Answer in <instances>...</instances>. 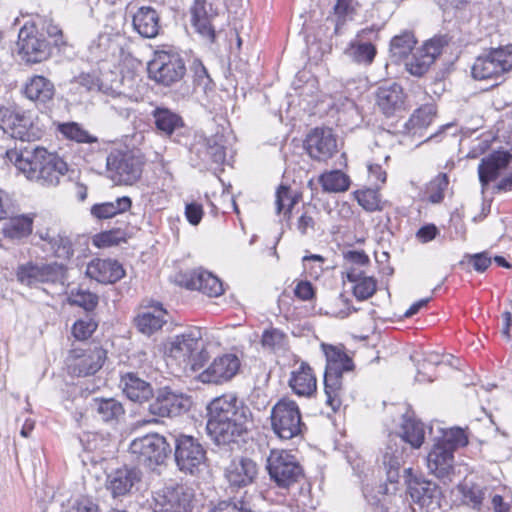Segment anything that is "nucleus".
Returning a JSON list of instances; mask_svg holds the SVG:
<instances>
[{
	"label": "nucleus",
	"instance_id": "nucleus-31",
	"mask_svg": "<svg viewBox=\"0 0 512 512\" xmlns=\"http://www.w3.org/2000/svg\"><path fill=\"white\" fill-rule=\"evenodd\" d=\"M289 386L298 396L309 397L316 392L317 380L312 368L302 362L297 369L292 371Z\"/></svg>",
	"mask_w": 512,
	"mask_h": 512
},
{
	"label": "nucleus",
	"instance_id": "nucleus-9",
	"mask_svg": "<svg viewBox=\"0 0 512 512\" xmlns=\"http://www.w3.org/2000/svg\"><path fill=\"white\" fill-rule=\"evenodd\" d=\"M271 427L281 439L289 440L302 433L304 424L297 403L288 398L280 399L271 410Z\"/></svg>",
	"mask_w": 512,
	"mask_h": 512
},
{
	"label": "nucleus",
	"instance_id": "nucleus-59",
	"mask_svg": "<svg viewBox=\"0 0 512 512\" xmlns=\"http://www.w3.org/2000/svg\"><path fill=\"white\" fill-rule=\"evenodd\" d=\"M192 70L195 85L202 88L204 91L210 89L212 80L205 66L201 62H194Z\"/></svg>",
	"mask_w": 512,
	"mask_h": 512
},
{
	"label": "nucleus",
	"instance_id": "nucleus-7",
	"mask_svg": "<svg viewBox=\"0 0 512 512\" xmlns=\"http://www.w3.org/2000/svg\"><path fill=\"white\" fill-rule=\"evenodd\" d=\"M144 161L133 151L113 150L106 158L108 178L117 185L131 186L142 175Z\"/></svg>",
	"mask_w": 512,
	"mask_h": 512
},
{
	"label": "nucleus",
	"instance_id": "nucleus-44",
	"mask_svg": "<svg viewBox=\"0 0 512 512\" xmlns=\"http://www.w3.org/2000/svg\"><path fill=\"white\" fill-rule=\"evenodd\" d=\"M93 408L104 422L118 420L124 414L122 404L113 399H94Z\"/></svg>",
	"mask_w": 512,
	"mask_h": 512
},
{
	"label": "nucleus",
	"instance_id": "nucleus-14",
	"mask_svg": "<svg viewBox=\"0 0 512 512\" xmlns=\"http://www.w3.org/2000/svg\"><path fill=\"white\" fill-rule=\"evenodd\" d=\"M175 461L182 472L194 475L205 466L206 451L198 439L181 434L175 439Z\"/></svg>",
	"mask_w": 512,
	"mask_h": 512
},
{
	"label": "nucleus",
	"instance_id": "nucleus-63",
	"mask_svg": "<svg viewBox=\"0 0 512 512\" xmlns=\"http://www.w3.org/2000/svg\"><path fill=\"white\" fill-rule=\"evenodd\" d=\"M64 512H99L98 506L89 498L75 500Z\"/></svg>",
	"mask_w": 512,
	"mask_h": 512
},
{
	"label": "nucleus",
	"instance_id": "nucleus-52",
	"mask_svg": "<svg viewBox=\"0 0 512 512\" xmlns=\"http://www.w3.org/2000/svg\"><path fill=\"white\" fill-rule=\"evenodd\" d=\"M355 197L358 204L368 212L381 211L383 209L380 194L375 189L357 191Z\"/></svg>",
	"mask_w": 512,
	"mask_h": 512
},
{
	"label": "nucleus",
	"instance_id": "nucleus-5",
	"mask_svg": "<svg viewBox=\"0 0 512 512\" xmlns=\"http://www.w3.org/2000/svg\"><path fill=\"white\" fill-rule=\"evenodd\" d=\"M321 347L326 357L324 373L325 402L333 412H336L342 405V374L344 371L352 370L353 363L341 348L324 343Z\"/></svg>",
	"mask_w": 512,
	"mask_h": 512
},
{
	"label": "nucleus",
	"instance_id": "nucleus-16",
	"mask_svg": "<svg viewBox=\"0 0 512 512\" xmlns=\"http://www.w3.org/2000/svg\"><path fill=\"white\" fill-rule=\"evenodd\" d=\"M192 499L190 488L184 485L167 486L155 492L152 506L155 512H188Z\"/></svg>",
	"mask_w": 512,
	"mask_h": 512
},
{
	"label": "nucleus",
	"instance_id": "nucleus-34",
	"mask_svg": "<svg viewBox=\"0 0 512 512\" xmlns=\"http://www.w3.org/2000/svg\"><path fill=\"white\" fill-rule=\"evenodd\" d=\"M225 137L217 132L215 135L205 138L199 147L197 153L203 162L214 164H223L226 159Z\"/></svg>",
	"mask_w": 512,
	"mask_h": 512
},
{
	"label": "nucleus",
	"instance_id": "nucleus-64",
	"mask_svg": "<svg viewBox=\"0 0 512 512\" xmlns=\"http://www.w3.org/2000/svg\"><path fill=\"white\" fill-rule=\"evenodd\" d=\"M210 512H251L244 502L222 501L218 503Z\"/></svg>",
	"mask_w": 512,
	"mask_h": 512
},
{
	"label": "nucleus",
	"instance_id": "nucleus-53",
	"mask_svg": "<svg viewBox=\"0 0 512 512\" xmlns=\"http://www.w3.org/2000/svg\"><path fill=\"white\" fill-rule=\"evenodd\" d=\"M261 343L265 348L282 350L287 346V336L279 329H267L262 334Z\"/></svg>",
	"mask_w": 512,
	"mask_h": 512
},
{
	"label": "nucleus",
	"instance_id": "nucleus-48",
	"mask_svg": "<svg viewBox=\"0 0 512 512\" xmlns=\"http://www.w3.org/2000/svg\"><path fill=\"white\" fill-rule=\"evenodd\" d=\"M449 184L448 176L445 173L438 174L426 187L425 194L431 203H440L444 198V192Z\"/></svg>",
	"mask_w": 512,
	"mask_h": 512
},
{
	"label": "nucleus",
	"instance_id": "nucleus-17",
	"mask_svg": "<svg viewBox=\"0 0 512 512\" xmlns=\"http://www.w3.org/2000/svg\"><path fill=\"white\" fill-rule=\"evenodd\" d=\"M191 405L188 395L164 387L158 390L155 400L149 404V412L159 417H175L187 412Z\"/></svg>",
	"mask_w": 512,
	"mask_h": 512
},
{
	"label": "nucleus",
	"instance_id": "nucleus-60",
	"mask_svg": "<svg viewBox=\"0 0 512 512\" xmlns=\"http://www.w3.org/2000/svg\"><path fill=\"white\" fill-rule=\"evenodd\" d=\"M440 363L439 355L435 353H429L425 358L423 363L420 365L418 364L417 368V374H416V381L418 382H432L433 379L431 376H428L426 373V370H428V366H435Z\"/></svg>",
	"mask_w": 512,
	"mask_h": 512
},
{
	"label": "nucleus",
	"instance_id": "nucleus-61",
	"mask_svg": "<svg viewBox=\"0 0 512 512\" xmlns=\"http://www.w3.org/2000/svg\"><path fill=\"white\" fill-rule=\"evenodd\" d=\"M486 512H510V506L499 494L493 493L489 488L488 500L485 501Z\"/></svg>",
	"mask_w": 512,
	"mask_h": 512
},
{
	"label": "nucleus",
	"instance_id": "nucleus-23",
	"mask_svg": "<svg viewBox=\"0 0 512 512\" xmlns=\"http://www.w3.org/2000/svg\"><path fill=\"white\" fill-rule=\"evenodd\" d=\"M408 491L412 501L421 508H426L427 510L439 508L441 491L436 483L415 478L410 480Z\"/></svg>",
	"mask_w": 512,
	"mask_h": 512
},
{
	"label": "nucleus",
	"instance_id": "nucleus-12",
	"mask_svg": "<svg viewBox=\"0 0 512 512\" xmlns=\"http://www.w3.org/2000/svg\"><path fill=\"white\" fill-rule=\"evenodd\" d=\"M267 470L270 478L280 488H289L303 476L296 457L286 450H271L267 459Z\"/></svg>",
	"mask_w": 512,
	"mask_h": 512
},
{
	"label": "nucleus",
	"instance_id": "nucleus-21",
	"mask_svg": "<svg viewBox=\"0 0 512 512\" xmlns=\"http://www.w3.org/2000/svg\"><path fill=\"white\" fill-rule=\"evenodd\" d=\"M106 359V351L101 347H93L81 352H73L69 369L73 375L89 376L95 374Z\"/></svg>",
	"mask_w": 512,
	"mask_h": 512
},
{
	"label": "nucleus",
	"instance_id": "nucleus-15",
	"mask_svg": "<svg viewBox=\"0 0 512 512\" xmlns=\"http://www.w3.org/2000/svg\"><path fill=\"white\" fill-rule=\"evenodd\" d=\"M64 274V265L57 262L38 264L29 261L19 265L16 269L17 281L28 287H36L41 283L60 281Z\"/></svg>",
	"mask_w": 512,
	"mask_h": 512
},
{
	"label": "nucleus",
	"instance_id": "nucleus-10",
	"mask_svg": "<svg viewBox=\"0 0 512 512\" xmlns=\"http://www.w3.org/2000/svg\"><path fill=\"white\" fill-rule=\"evenodd\" d=\"M17 51L27 64H37L48 60L53 54V46L34 25H24L18 33Z\"/></svg>",
	"mask_w": 512,
	"mask_h": 512
},
{
	"label": "nucleus",
	"instance_id": "nucleus-42",
	"mask_svg": "<svg viewBox=\"0 0 512 512\" xmlns=\"http://www.w3.org/2000/svg\"><path fill=\"white\" fill-rule=\"evenodd\" d=\"M152 116L157 130L164 135H171L183 126L182 118L168 108L157 107L153 110Z\"/></svg>",
	"mask_w": 512,
	"mask_h": 512
},
{
	"label": "nucleus",
	"instance_id": "nucleus-36",
	"mask_svg": "<svg viewBox=\"0 0 512 512\" xmlns=\"http://www.w3.org/2000/svg\"><path fill=\"white\" fill-rule=\"evenodd\" d=\"M187 286L189 289L198 290L210 297H217L223 293L222 282L205 270L193 271Z\"/></svg>",
	"mask_w": 512,
	"mask_h": 512
},
{
	"label": "nucleus",
	"instance_id": "nucleus-6",
	"mask_svg": "<svg viewBox=\"0 0 512 512\" xmlns=\"http://www.w3.org/2000/svg\"><path fill=\"white\" fill-rule=\"evenodd\" d=\"M148 74L158 84L171 86L183 79L186 66L175 50L171 48L156 50L148 63Z\"/></svg>",
	"mask_w": 512,
	"mask_h": 512
},
{
	"label": "nucleus",
	"instance_id": "nucleus-51",
	"mask_svg": "<svg viewBox=\"0 0 512 512\" xmlns=\"http://www.w3.org/2000/svg\"><path fill=\"white\" fill-rule=\"evenodd\" d=\"M202 8H192V23L196 31L203 37L211 40L215 37L214 29L211 25V20L214 17L207 16V12L201 10Z\"/></svg>",
	"mask_w": 512,
	"mask_h": 512
},
{
	"label": "nucleus",
	"instance_id": "nucleus-62",
	"mask_svg": "<svg viewBox=\"0 0 512 512\" xmlns=\"http://www.w3.org/2000/svg\"><path fill=\"white\" fill-rule=\"evenodd\" d=\"M45 31L47 36L52 39L51 45L53 46V49L56 48L59 51H62L67 46V41L58 25L49 23L46 26Z\"/></svg>",
	"mask_w": 512,
	"mask_h": 512
},
{
	"label": "nucleus",
	"instance_id": "nucleus-29",
	"mask_svg": "<svg viewBox=\"0 0 512 512\" xmlns=\"http://www.w3.org/2000/svg\"><path fill=\"white\" fill-rule=\"evenodd\" d=\"M141 480V473L136 468L122 467L107 478V489L113 497H120L129 494L133 487Z\"/></svg>",
	"mask_w": 512,
	"mask_h": 512
},
{
	"label": "nucleus",
	"instance_id": "nucleus-37",
	"mask_svg": "<svg viewBox=\"0 0 512 512\" xmlns=\"http://www.w3.org/2000/svg\"><path fill=\"white\" fill-rule=\"evenodd\" d=\"M119 37L111 34H100L89 45L90 55L98 61H107L121 51Z\"/></svg>",
	"mask_w": 512,
	"mask_h": 512
},
{
	"label": "nucleus",
	"instance_id": "nucleus-58",
	"mask_svg": "<svg viewBox=\"0 0 512 512\" xmlns=\"http://www.w3.org/2000/svg\"><path fill=\"white\" fill-rule=\"evenodd\" d=\"M314 214L315 207H308L298 218L296 226L301 235H307L310 232H314L316 225Z\"/></svg>",
	"mask_w": 512,
	"mask_h": 512
},
{
	"label": "nucleus",
	"instance_id": "nucleus-32",
	"mask_svg": "<svg viewBox=\"0 0 512 512\" xmlns=\"http://www.w3.org/2000/svg\"><path fill=\"white\" fill-rule=\"evenodd\" d=\"M40 239L44 242L43 250L51 252L60 259H69L73 255L71 240L60 232L52 229L39 232Z\"/></svg>",
	"mask_w": 512,
	"mask_h": 512
},
{
	"label": "nucleus",
	"instance_id": "nucleus-46",
	"mask_svg": "<svg viewBox=\"0 0 512 512\" xmlns=\"http://www.w3.org/2000/svg\"><path fill=\"white\" fill-rule=\"evenodd\" d=\"M411 506L400 494L384 495L373 504L369 512H409Z\"/></svg>",
	"mask_w": 512,
	"mask_h": 512
},
{
	"label": "nucleus",
	"instance_id": "nucleus-56",
	"mask_svg": "<svg viewBox=\"0 0 512 512\" xmlns=\"http://www.w3.org/2000/svg\"><path fill=\"white\" fill-rule=\"evenodd\" d=\"M353 294L358 300H366L376 292V280L365 276L359 281L353 282Z\"/></svg>",
	"mask_w": 512,
	"mask_h": 512
},
{
	"label": "nucleus",
	"instance_id": "nucleus-4",
	"mask_svg": "<svg viewBox=\"0 0 512 512\" xmlns=\"http://www.w3.org/2000/svg\"><path fill=\"white\" fill-rule=\"evenodd\" d=\"M165 353L185 370L197 371L208 360V352L202 340V331L198 327H191L174 336L167 343Z\"/></svg>",
	"mask_w": 512,
	"mask_h": 512
},
{
	"label": "nucleus",
	"instance_id": "nucleus-45",
	"mask_svg": "<svg viewBox=\"0 0 512 512\" xmlns=\"http://www.w3.org/2000/svg\"><path fill=\"white\" fill-rule=\"evenodd\" d=\"M416 44L415 37L412 32L404 31L392 38L390 43L391 57L395 61H400L407 57Z\"/></svg>",
	"mask_w": 512,
	"mask_h": 512
},
{
	"label": "nucleus",
	"instance_id": "nucleus-50",
	"mask_svg": "<svg viewBox=\"0 0 512 512\" xmlns=\"http://www.w3.org/2000/svg\"><path fill=\"white\" fill-rule=\"evenodd\" d=\"M59 131L67 139L76 141L78 143H92L97 141L95 137L90 135L88 131L83 129L76 122L63 123L59 125Z\"/></svg>",
	"mask_w": 512,
	"mask_h": 512
},
{
	"label": "nucleus",
	"instance_id": "nucleus-20",
	"mask_svg": "<svg viewBox=\"0 0 512 512\" xmlns=\"http://www.w3.org/2000/svg\"><path fill=\"white\" fill-rule=\"evenodd\" d=\"M445 44L442 38L428 40L421 48L417 49L405 63L406 70L413 76H423L440 55Z\"/></svg>",
	"mask_w": 512,
	"mask_h": 512
},
{
	"label": "nucleus",
	"instance_id": "nucleus-47",
	"mask_svg": "<svg viewBox=\"0 0 512 512\" xmlns=\"http://www.w3.org/2000/svg\"><path fill=\"white\" fill-rule=\"evenodd\" d=\"M298 202V196L294 194L289 187L280 186L276 192V212L283 213L285 217H289L292 208Z\"/></svg>",
	"mask_w": 512,
	"mask_h": 512
},
{
	"label": "nucleus",
	"instance_id": "nucleus-2",
	"mask_svg": "<svg viewBox=\"0 0 512 512\" xmlns=\"http://www.w3.org/2000/svg\"><path fill=\"white\" fill-rule=\"evenodd\" d=\"M6 157L28 180L41 186L58 185L68 171L66 162L57 154L32 143L7 150Z\"/></svg>",
	"mask_w": 512,
	"mask_h": 512
},
{
	"label": "nucleus",
	"instance_id": "nucleus-24",
	"mask_svg": "<svg viewBox=\"0 0 512 512\" xmlns=\"http://www.w3.org/2000/svg\"><path fill=\"white\" fill-rule=\"evenodd\" d=\"M511 158L510 153L507 151H494L481 159L478 165V175L482 193L485 192L488 184L496 180L501 171L507 168Z\"/></svg>",
	"mask_w": 512,
	"mask_h": 512
},
{
	"label": "nucleus",
	"instance_id": "nucleus-41",
	"mask_svg": "<svg viewBox=\"0 0 512 512\" xmlns=\"http://www.w3.org/2000/svg\"><path fill=\"white\" fill-rule=\"evenodd\" d=\"M2 233L5 237L12 240H20L28 237L33 229V217L29 215L9 216L6 218Z\"/></svg>",
	"mask_w": 512,
	"mask_h": 512
},
{
	"label": "nucleus",
	"instance_id": "nucleus-1",
	"mask_svg": "<svg viewBox=\"0 0 512 512\" xmlns=\"http://www.w3.org/2000/svg\"><path fill=\"white\" fill-rule=\"evenodd\" d=\"M252 425L250 408L233 394L215 398L207 406L206 429L218 445L237 442Z\"/></svg>",
	"mask_w": 512,
	"mask_h": 512
},
{
	"label": "nucleus",
	"instance_id": "nucleus-26",
	"mask_svg": "<svg viewBox=\"0 0 512 512\" xmlns=\"http://www.w3.org/2000/svg\"><path fill=\"white\" fill-rule=\"evenodd\" d=\"M427 468L437 478L450 477L454 471V452L436 442L427 455Z\"/></svg>",
	"mask_w": 512,
	"mask_h": 512
},
{
	"label": "nucleus",
	"instance_id": "nucleus-8",
	"mask_svg": "<svg viewBox=\"0 0 512 512\" xmlns=\"http://www.w3.org/2000/svg\"><path fill=\"white\" fill-rule=\"evenodd\" d=\"M511 70L512 46H505L479 55L471 67V75L480 81L497 80Z\"/></svg>",
	"mask_w": 512,
	"mask_h": 512
},
{
	"label": "nucleus",
	"instance_id": "nucleus-19",
	"mask_svg": "<svg viewBox=\"0 0 512 512\" xmlns=\"http://www.w3.org/2000/svg\"><path fill=\"white\" fill-rule=\"evenodd\" d=\"M308 155L316 161H327L337 152V139L330 128H314L304 141Z\"/></svg>",
	"mask_w": 512,
	"mask_h": 512
},
{
	"label": "nucleus",
	"instance_id": "nucleus-13",
	"mask_svg": "<svg viewBox=\"0 0 512 512\" xmlns=\"http://www.w3.org/2000/svg\"><path fill=\"white\" fill-rule=\"evenodd\" d=\"M129 450L139 463L148 467L164 463L171 451L165 437L157 433L134 439Z\"/></svg>",
	"mask_w": 512,
	"mask_h": 512
},
{
	"label": "nucleus",
	"instance_id": "nucleus-38",
	"mask_svg": "<svg viewBox=\"0 0 512 512\" xmlns=\"http://www.w3.org/2000/svg\"><path fill=\"white\" fill-rule=\"evenodd\" d=\"M377 104L387 116L400 110L404 104V94L400 85L393 83L382 86L377 91Z\"/></svg>",
	"mask_w": 512,
	"mask_h": 512
},
{
	"label": "nucleus",
	"instance_id": "nucleus-22",
	"mask_svg": "<svg viewBox=\"0 0 512 512\" xmlns=\"http://www.w3.org/2000/svg\"><path fill=\"white\" fill-rule=\"evenodd\" d=\"M258 475V466L255 461L246 457L233 459L225 470V477L230 486L236 488L252 484Z\"/></svg>",
	"mask_w": 512,
	"mask_h": 512
},
{
	"label": "nucleus",
	"instance_id": "nucleus-30",
	"mask_svg": "<svg viewBox=\"0 0 512 512\" xmlns=\"http://www.w3.org/2000/svg\"><path fill=\"white\" fill-rule=\"evenodd\" d=\"M134 30L143 38H155L160 31V18L157 11L150 6H142L133 14Z\"/></svg>",
	"mask_w": 512,
	"mask_h": 512
},
{
	"label": "nucleus",
	"instance_id": "nucleus-55",
	"mask_svg": "<svg viewBox=\"0 0 512 512\" xmlns=\"http://www.w3.org/2000/svg\"><path fill=\"white\" fill-rule=\"evenodd\" d=\"M98 323L90 316L77 320L72 327V334L77 340L88 339L97 329Z\"/></svg>",
	"mask_w": 512,
	"mask_h": 512
},
{
	"label": "nucleus",
	"instance_id": "nucleus-49",
	"mask_svg": "<svg viewBox=\"0 0 512 512\" xmlns=\"http://www.w3.org/2000/svg\"><path fill=\"white\" fill-rule=\"evenodd\" d=\"M437 443L444 444L454 452L457 448L464 447L468 444V437L464 429L460 427H452L443 430L442 438L437 441Z\"/></svg>",
	"mask_w": 512,
	"mask_h": 512
},
{
	"label": "nucleus",
	"instance_id": "nucleus-18",
	"mask_svg": "<svg viewBox=\"0 0 512 512\" xmlns=\"http://www.w3.org/2000/svg\"><path fill=\"white\" fill-rule=\"evenodd\" d=\"M241 362L237 355L226 353L213 359L198 379L206 384H223L230 381L240 370Z\"/></svg>",
	"mask_w": 512,
	"mask_h": 512
},
{
	"label": "nucleus",
	"instance_id": "nucleus-40",
	"mask_svg": "<svg viewBox=\"0 0 512 512\" xmlns=\"http://www.w3.org/2000/svg\"><path fill=\"white\" fill-rule=\"evenodd\" d=\"M131 206V198L122 196L116 198L114 201L94 204L90 209V213L96 219L105 220L128 211Z\"/></svg>",
	"mask_w": 512,
	"mask_h": 512
},
{
	"label": "nucleus",
	"instance_id": "nucleus-28",
	"mask_svg": "<svg viewBox=\"0 0 512 512\" xmlns=\"http://www.w3.org/2000/svg\"><path fill=\"white\" fill-rule=\"evenodd\" d=\"M86 275L103 284H112L124 277L123 267L115 260L94 259L86 268Z\"/></svg>",
	"mask_w": 512,
	"mask_h": 512
},
{
	"label": "nucleus",
	"instance_id": "nucleus-57",
	"mask_svg": "<svg viewBox=\"0 0 512 512\" xmlns=\"http://www.w3.org/2000/svg\"><path fill=\"white\" fill-rule=\"evenodd\" d=\"M70 302L84 308L86 311H92L98 304V296L89 291L78 290L71 293Z\"/></svg>",
	"mask_w": 512,
	"mask_h": 512
},
{
	"label": "nucleus",
	"instance_id": "nucleus-35",
	"mask_svg": "<svg viewBox=\"0 0 512 512\" xmlns=\"http://www.w3.org/2000/svg\"><path fill=\"white\" fill-rule=\"evenodd\" d=\"M121 386L124 394L131 401L144 402L153 396V389L150 383L141 379L134 373H127L121 378Z\"/></svg>",
	"mask_w": 512,
	"mask_h": 512
},
{
	"label": "nucleus",
	"instance_id": "nucleus-33",
	"mask_svg": "<svg viewBox=\"0 0 512 512\" xmlns=\"http://www.w3.org/2000/svg\"><path fill=\"white\" fill-rule=\"evenodd\" d=\"M70 90L75 91H85V92H92V91H100L106 95H109L113 98L119 97L126 99V96L123 95L121 92L117 91L112 86H108L104 84L96 74L94 73H81L78 76L73 77L70 80Z\"/></svg>",
	"mask_w": 512,
	"mask_h": 512
},
{
	"label": "nucleus",
	"instance_id": "nucleus-3",
	"mask_svg": "<svg viewBox=\"0 0 512 512\" xmlns=\"http://www.w3.org/2000/svg\"><path fill=\"white\" fill-rule=\"evenodd\" d=\"M425 431L423 423L412 417H403L398 435L391 436L383 454V465L388 480L391 483L398 481L399 472L404 464L406 450L403 443H407L413 449H418L424 442Z\"/></svg>",
	"mask_w": 512,
	"mask_h": 512
},
{
	"label": "nucleus",
	"instance_id": "nucleus-25",
	"mask_svg": "<svg viewBox=\"0 0 512 512\" xmlns=\"http://www.w3.org/2000/svg\"><path fill=\"white\" fill-rule=\"evenodd\" d=\"M374 33L375 32L372 28H366L359 31L356 37L345 49L346 56L358 64L370 65L373 62L377 51L375 46L370 42L368 36Z\"/></svg>",
	"mask_w": 512,
	"mask_h": 512
},
{
	"label": "nucleus",
	"instance_id": "nucleus-27",
	"mask_svg": "<svg viewBox=\"0 0 512 512\" xmlns=\"http://www.w3.org/2000/svg\"><path fill=\"white\" fill-rule=\"evenodd\" d=\"M55 92L53 82L42 75L30 77L23 88V94L27 99L34 102L36 106L43 107L53 101Z\"/></svg>",
	"mask_w": 512,
	"mask_h": 512
},
{
	"label": "nucleus",
	"instance_id": "nucleus-54",
	"mask_svg": "<svg viewBox=\"0 0 512 512\" xmlns=\"http://www.w3.org/2000/svg\"><path fill=\"white\" fill-rule=\"evenodd\" d=\"M436 114L433 105H424L418 108L411 116L409 123L412 127L424 128L431 124Z\"/></svg>",
	"mask_w": 512,
	"mask_h": 512
},
{
	"label": "nucleus",
	"instance_id": "nucleus-43",
	"mask_svg": "<svg viewBox=\"0 0 512 512\" xmlns=\"http://www.w3.org/2000/svg\"><path fill=\"white\" fill-rule=\"evenodd\" d=\"M319 183L324 192L341 193L349 189L350 179L340 170H331L319 176Z\"/></svg>",
	"mask_w": 512,
	"mask_h": 512
},
{
	"label": "nucleus",
	"instance_id": "nucleus-39",
	"mask_svg": "<svg viewBox=\"0 0 512 512\" xmlns=\"http://www.w3.org/2000/svg\"><path fill=\"white\" fill-rule=\"evenodd\" d=\"M136 322L139 331L151 335L160 330L167 322V312L157 305L139 314Z\"/></svg>",
	"mask_w": 512,
	"mask_h": 512
},
{
	"label": "nucleus",
	"instance_id": "nucleus-11",
	"mask_svg": "<svg viewBox=\"0 0 512 512\" xmlns=\"http://www.w3.org/2000/svg\"><path fill=\"white\" fill-rule=\"evenodd\" d=\"M0 128L12 138L21 140L23 145L39 137L30 113L17 106L0 107Z\"/></svg>",
	"mask_w": 512,
	"mask_h": 512
}]
</instances>
